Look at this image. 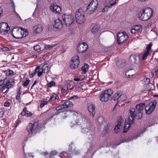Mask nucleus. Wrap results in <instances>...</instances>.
Instances as JSON below:
<instances>
[{
    "mask_svg": "<svg viewBox=\"0 0 158 158\" xmlns=\"http://www.w3.org/2000/svg\"><path fill=\"white\" fill-rule=\"evenodd\" d=\"M145 107L144 103H141L137 104L135 107L136 110L134 108H131L130 110L129 120H126L123 128H129L131 127V126L130 121L133 123L135 118L140 119L142 117L143 110Z\"/></svg>",
    "mask_w": 158,
    "mask_h": 158,
    "instance_id": "1",
    "label": "nucleus"
},
{
    "mask_svg": "<svg viewBox=\"0 0 158 158\" xmlns=\"http://www.w3.org/2000/svg\"><path fill=\"white\" fill-rule=\"evenodd\" d=\"M153 11L150 8H146L143 9L138 13V16L139 19L143 21H147L152 16Z\"/></svg>",
    "mask_w": 158,
    "mask_h": 158,
    "instance_id": "2",
    "label": "nucleus"
},
{
    "mask_svg": "<svg viewBox=\"0 0 158 158\" xmlns=\"http://www.w3.org/2000/svg\"><path fill=\"white\" fill-rule=\"evenodd\" d=\"M27 30L21 27H14L12 31L11 34L15 38L19 39L25 37L28 34Z\"/></svg>",
    "mask_w": 158,
    "mask_h": 158,
    "instance_id": "3",
    "label": "nucleus"
},
{
    "mask_svg": "<svg viewBox=\"0 0 158 158\" xmlns=\"http://www.w3.org/2000/svg\"><path fill=\"white\" fill-rule=\"evenodd\" d=\"M75 17L77 22L79 24L83 23L85 20V12L82 9H78L76 12Z\"/></svg>",
    "mask_w": 158,
    "mask_h": 158,
    "instance_id": "4",
    "label": "nucleus"
},
{
    "mask_svg": "<svg viewBox=\"0 0 158 158\" xmlns=\"http://www.w3.org/2000/svg\"><path fill=\"white\" fill-rule=\"evenodd\" d=\"M98 6V2L97 0H92L88 6L86 12L88 14H90L94 12Z\"/></svg>",
    "mask_w": 158,
    "mask_h": 158,
    "instance_id": "5",
    "label": "nucleus"
},
{
    "mask_svg": "<svg viewBox=\"0 0 158 158\" xmlns=\"http://www.w3.org/2000/svg\"><path fill=\"white\" fill-rule=\"evenodd\" d=\"M113 93V91L110 89L104 91L100 94V100L102 102H107L110 99Z\"/></svg>",
    "mask_w": 158,
    "mask_h": 158,
    "instance_id": "6",
    "label": "nucleus"
},
{
    "mask_svg": "<svg viewBox=\"0 0 158 158\" xmlns=\"http://www.w3.org/2000/svg\"><path fill=\"white\" fill-rule=\"evenodd\" d=\"M62 18L65 25L68 27L70 26L74 21V17L72 15L63 14L62 16Z\"/></svg>",
    "mask_w": 158,
    "mask_h": 158,
    "instance_id": "7",
    "label": "nucleus"
},
{
    "mask_svg": "<svg viewBox=\"0 0 158 158\" xmlns=\"http://www.w3.org/2000/svg\"><path fill=\"white\" fill-rule=\"evenodd\" d=\"M146 129H142V130H140L139 131V133L137 134V136H134L132 138H131L129 139H126V138H124L123 139L120 140L119 142L118 143L116 144H114L113 145V147H116L117 146L120 145L121 143L124 142H130L131 140H132L133 139H136L138 137H139L144 132L146 131Z\"/></svg>",
    "mask_w": 158,
    "mask_h": 158,
    "instance_id": "8",
    "label": "nucleus"
},
{
    "mask_svg": "<svg viewBox=\"0 0 158 158\" xmlns=\"http://www.w3.org/2000/svg\"><path fill=\"white\" fill-rule=\"evenodd\" d=\"M128 38L125 32H119L117 34V42L119 44L123 43Z\"/></svg>",
    "mask_w": 158,
    "mask_h": 158,
    "instance_id": "9",
    "label": "nucleus"
},
{
    "mask_svg": "<svg viewBox=\"0 0 158 158\" xmlns=\"http://www.w3.org/2000/svg\"><path fill=\"white\" fill-rule=\"evenodd\" d=\"M156 100H153L150 103L149 105L145 106V110L146 113L148 114H151L156 107Z\"/></svg>",
    "mask_w": 158,
    "mask_h": 158,
    "instance_id": "10",
    "label": "nucleus"
},
{
    "mask_svg": "<svg viewBox=\"0 0 158 158\" xmlns=\"http://www.w3.org/2000/svg\"><path fill=\"white\" fill-rule=\"evenodd\" d=\"M10 27L6 23H0V32L1 34L5 35L7 34Z\"/></svg>",
    "mask_w": 158,
    "mask_h": 158,
    "instance_id": "11",
    "label": "nucleus"
},
{
    "mask_svg": "<svg viewBox=\"0 0 158 158\" xmlns=\"http://www.w3.org/2000/svg\"><path fill=\"white\" fill-rule=\"evenodd\" d=\"M72 63L70 64V67L72 69H73L78 67L80 63L79 57L78 55H75L72 60Z\"/></svg>",
    "mask_w": 158,
    "mask_h": 158,
    "instance_id": "12",
    "label": "nucleus"
},
{
    "mask_svg": "<svg viewBox=\"0 0 158 158\" xmlns=\"http://www.w3.org/2000/svg\"><path fill=\"white\" fill-rule=\"evenodd\" d=\"M88 48L87 44L85 42H83L78 45L77 49L79 53H84L85 52Z\"/></svg>",
    "mask_w": 158,
    "mask_h": 158,
    "instance_id": "13",
    "label": "nucleus"
},
{
    "mask_svg": "<svg viewBox=\"0 0 158 158\" xmlns=\"http://www.w3.org/2000/svg\"><path fill=\"white\" fill-rule=\"evenodd\" d=\"M33 34H36L40 33L43 30V26L41 24H38L33 27Z\"/></svg>",
    "mask_w": 158,
    "mask_h": 158,
    "instance_id": "14",
    "label": "nucleus"
},
{
    "mask_svg": "<svg viewBox=\"0 0 158 158\" xmlns=\"http://www.w3.org/2000/svg\"><path fill=\"white\" fill-rule=\"evenodd\" d=\"M63 23L61 20L58 19L55 21V23L53 24V27L56 28L61 29L63 27Z\"/></svg>",
    "mask_w": 158,
    "mask_h": 158,
    "instance_id": "15",
    "label": "nucleus"
},
{
    "mask_svg": "<svg viewBox=\"0 0 158 158\" xmlns=\"http://www.w3.org/2000/svg\"><path fill=\"white\" fill-rule=\"evenodd\" d=\"M88 110L90 115L93 117H94L95 113V106L91 104H88Z\"/></svg>",
    "mask_w": 158,
    "mask_h": 158,
    "instance_id": "16",
    "label": "nucleus"
},
{
    "mask_svg": "<svg viewBox=\"0 0 158 158\" xmlns=\"http://www.w3.org/2000/svg\"><path fill=\"white\" fill-rule=\"evenodd\" d=\"M39 125L38 121L37 119H34L32 121L29 123L27 127V128H36Z\"/></svg>",
    "mask_w": 158,
    "mask_h": 158,
    "instance_id": "17",
    "label": "nucleus"
},
{
    "mask_svg": "<svg viewBox=\"0 0 158 158\" xmlns=\"http://www.w3.org/2000/svg\"><path fill=\"white\" fill-rule=\"evenodd\" d=\"M126 96L125 94H120L119 96L117 98H114V101L117 100L118 102H121L125 100L126 99Z\"/></svg>",
    "mask_w": 158,
    "mask_h": 158,
    "instance_id": "18",
    "label": "nucleus"
},
{
    "mask_svg": "<svg viewBox=\"0 0 158 158\" xmlns=\"http://www.w3.org/2000/svg\"><path fill=\"white\" fill-rule=\"evenodd\" d=\"M50 9L52 11L56 13H59L61 11V9L59 6L54 5L51 6Z\"/></svg>",
    "mask_w": 158,
    "mask_h": 158,
    "instance_id": "19",
    "label": "nucleus"
},
{
    "mask_svg": "<svg viewBox=\"0 0 158 158\" xmlns=\"http://www.w3.org/2000/svg\"><path fill=\"white\" fill-rule=\"evenodd\" d=\"M21 114L23 116H25L28 117H31L33 115L32 113L31 112L27 110V108L26 107L24 108Z\"/></svg>",
    "mask_w": 158,
    "mask_h": 158,
    "instance_id": "20",
    "label": "nucleus"
},
{
    "mask_svg": "<svg viewBox=\"0 0 158 158\" xmlns=\"http://www.w3.org/2000/svg\"><path fill=\"white\" fill-rule=\"evenodd\" d=\"M73 144V142L71 143V144L69 145V149L70 152V154L72 155H77L80 152L79 151L76 150V149H74L73 150H72V145Z\"/></svg>",
    "mask_w": 158,
    "mask_h": 158,
    "instance_id": "21",
    "label": "nucleus"
},
{
    "mask_svg": "<svg viewBox=\"0 0 158 158\" xmlns=\"http://www.w3.org/2000/svg\"><path fill=\"white\" fill-rule=\"evenodd\" d=\"M70 153H71L70 152V150H69L68 153L66 152H63L62 153H61L59 155V157H60V158H68L69 156H70L71 157L70 155H71L70 154Z\"/></svg>",
    "mask_w": 158,
    "mask_h": 158,
    "instance_id": "22",
    "label": "nucleus"
},
{
    "mask_svg": "<svg viewBox=\"0 0 158 158\" xmlns=\"http://www.w3.org/2000/svg\"><path fill=\"white\" fill-rule=\"evenodd\" d=\"M94 134H92L90 135V137H89V138L90 139V142H87L86 143V146H89V147L88 148L87 147L88 150H90V149L91 148V146H92V144L90 142H92V141L94 139Z\"/></svg>",
    "mask_w": 158,
    "mask_h": 158,
    "instance_id": "23",
    "label": "nucleus"
},
{
    "mask_svg": "<svg viewBox=\"0 0 158 158\" xmlns=\"http://www.w3.org/2000/svg\"><path fill=\"white\" fill-rule=\"evenodd\" d=\"M100 29V26L98 25H94L91 29V32L95 34L97 33Z\"/></svg>",
    "mask_w": 158,
    "mask_h": 158,
    "instance_id": "24",
    "label": "nucleus"
},
{
    "mask_svg": "<svg viewBox=\"0 0 158 158\" xmlns=\"http://www.w3.org/2000/svg\"><path fill=\"white\" fill-rule=\"evenodd\" d=\"M123 118L121 116H120L118 120V123L116 125L114 128H120V127H121L122 125L123 124Z\"/></svg>",
    "mask_w": 158,
    "mask_h": 158,
    "instance_id": "25",
    "label": "nucleus"
},
{
    "mask_svg": "<svg viewBox=\"0 0 158 158\" xmlns=\"http://www.w3.org/2000/svg\"><path fill=\"white\" fill-rule=\"evenodd\" d=\"M89 66L88 64H85L81 68V70L82 71V73L83 74H85L88 70Z\"/></svg>",
    "mask_w": 158,
    "mask_h": 158,
    "instance_id": "26",
    "label": "nucleus"
},
{
    "mask_svg": "<svg viewBox=\"0 0 158 158\" xmlns=\"http://www.w3.org/2000/svg\"><path fill=\"white\" fill-rule=\"evenodd\" d=\"M57 44H46L45 45V48L46 50H50L51 49V48L54 47L56 46Z\"/></svg>",
    "mask_w": 158,
    "mask_h": 158,
    "instance_id": "27",
    "label": "nucleus"
},
{
    "mask_svg": "<svg viewBox=\"0 0 158 158\" xmlns=\"http://www.w3.org/2000/svg\"><path fill=\"white\" fill-rule=\"evenodd\" d=\"M38 129H27L28 132L29 134L32 135L35 134L37 132V131Z\"/></svg>",
    "mask_w": 158,
    "mask_h": 158,
    "instance_id": "28",
    "label": "nucleus"
},
{
    "mask_svg": "<svg viewBox=\"0 0 158 158\" xmlns=\"http://www.w3.org/2000/svg\"><path fill=\"white\" fill-rule=\"evenodd\" d=\"M137 58H138V56L136 54H133L130 57L131 60L134 63L136 62Z\"/></svg>",
    "mask_w": 158,
    "mask_h": 158,
    "instance_id": "29",
    "label": "nucleus"
},
{
    "mask_svg": "<svg viewBox=\"0 0 158 158\" xmlns=\"http://www.w3.org/2000/svg\"><path fill=\"white\" fill-rule=\"evenodd\" d=\"M104 120L103 117L99 116L97 119V122L99 125H101Z\"/></svg>",
    "mask_w": 158,
    "mask_h": 158,
    "instance_id": "30",
    "label": "nucleus"
},
{
    "mask_svg": "<svg viewBox=\"0 0 158 158\" xmlns=\"http://www.w3.org/2000/svg\"><path fill=\"white\" fill-rule=\"evenodd\" d=\"M6 74L7 76L13 75H14V72L13 71L9 69L6 70Z\"/></svg>",
    "mask_w": 158,
    "mask_h": 158,
    "instance_id": "31",
    "label": "nucleus"
},
{
    "mask_svg": "<svg viewBox=\"0 0 158 158\" xmlns=\"http://www.w3.org/2000/svg\"><path fill=\"white\" fill-rule=\"evenodd\" d=\"M65 102L66 103V105H67V108L71 107L73 106V103L72 102L69 100L65 101Z\"/></svg>",
    "mask_w": 158,
    "mask_h": 158,
    "instance_id": "32",
    "label": "nucleus"
},
{
    "mask_svg": "<svg viewBox=\"0 0 158 158\" xmlns=\"http://www.w3.org/2000/svg\"><path fill=\"white\" fill-rule=\"evenodd\" d=\"M113 0H107L106 2V3H109V6H113L114 5L115 3H116V2H114L113 3H111V2L113 1Z\"/></svg>",
    "mask_w": 158,
    "mask_h": 158,
    "instance_id": "33",
    "label": "nucleus"
},
{
    "mask_svg": "<svg viewBox=\"0 0 158 158\" xmlns=\"http://www.w3.org/2000/svg\"><path fill=\"white\" fill-rule=\"evenodd\" d=\"M59 98V97L57 95H54L53 96H52L50 98V100L51 101H53L54 100H55L56 99H57Z\"/></svg>",
    "mask_w": 158,
    "mask_h": 158,
    "instance_id": "34",
    "label": "nucleus"
},
{
    "mask_svg": "<svg viewBox=\"0 0 158 158\" xmlns=\"http://www.w3.org/2000/svg\"><path fill=\"white\" fill-rule=\"evenodd\" d=\"M149 52L146 51L143 55L142 59L145 60L149 54Z\"/></svg>",
    "mask_w": 158,
    "mask_h": 158,
    "instance_id": "35",
    "label": "nucleus"
},
{
    "mask_svg": "<svg viewBox=\"0 0 158 158\" xmlns=\"http://www.w3.org/2000/svg\"><path fill=\"white\" fill-rule=\"evenodd\" d=\"M152 45V43H150L148 45L146 49L147 50L146 51L149 52L150 50Z\"/></svg>",
    "mask_w": 158,
    "mask_h": 158,
    "instance_id": "36",
    "label": "nucleus"
},
{
    "mask_svg": "<svg viewBox=\"0 0 158 158\" xmlns=\"http://www.w3.org/2000/svg\"><path fill=\"white\" fill-rule=\"evenodd\" d=\"M70 125L71 127L78 128L79 127V124L77 123H76V124L74 123V124L73 125L72 122H71Z\"/></svg>",
    "mask_w": 158,
    "mask_h": 158,
    "instance_id": "37",
    "label": "nucleus"
},
{
    "mask_svg": "<svg viewBox=\"0 0 158 158\" xmlns=\"http://www.w3.org/2000/svg\"><path fill=\"white\" fill-rule=\"evenodd\" d=\"M62 104L59 105L58 106H57L56 108V110L58 111H59L60 110H62L64 109V107L63 106Z\"/></svg>",
    "mask_w": 158,
    "mask_h": 158,
    "instance_id": "38",
    "label": "nucleus"
},
{
    "mask_svg": "<svg viewBox=\"0 0 158 158\" xmlns=\"http://www.w3.org/2000/svg\"><path fill=\"white\" fill-rule=\"evenodd\" d=\"M55 85V82L54 81H52L48 83V86L49 87H51L53 86H54Z\"/></svg>",
    "mask_w": 158,
    "mask_h": 158,
    "instance_id": "39",
    "label": "nucleus"
},
{
    "mask_svg": "<svg viewBox=\"0 0 158 158\" xmlns=\"http://www.w3.org/2000/svg\"><path fill=\"white\" fill-rule=\"evenodd\" d=\"M143 81L145 82H146L147 84H149L150 82V80L149 78H144L143 79Z\"/></svg>",
    "mask_w": 158,
    "mask_h": 158,
    "instance_id": "40",
    "label": "nucleus"
},
{
    "mask_svg": "<svg viewBox=\"0 0 158 158\" xmlns=\"http://www.w3.org/2000/svg\"><path fill=\"white\" fill-rule=\"evenodd\" d=\"M57 153V152L56 151H52L50 154V158H51L53 156H54Z\"/></svg>",
    "mask_w": 158,
    "mask_h": 158,
    "instance_id": "41",
    "label": "nucleus"
},
{
    "mask_svg": "<svg viewBox=\"0 0 158 158\" xmlns=\"http://www.w3.org/2000/svg\"><path fill=\"white\" fill-rule=\"evenodd\" d=\"M48 103V102L47 101H43V102H41L40 107V108H42L45 105H47Z\"/></svg>",
    "mask_w": 158,
    "mask_h": 158,
    "instance_id": "42",
    "label": "nucleus"
},
{
    "mask_svg": "<svg viewBox=\"0 0 158 158\" xmlns=\"http://www.w3.org/2000/svg\"><path fill=\"white\" fill-rule=\"evenodd\" d=\"M140 27L138 25H135L134 27V28L135 29V31L137 32L139 30Z\"/></svg>",
    "mask_w": 158,
    "mask_h": 158,
    "instance_id": "43",
    "label": "nucleus"
},
{
    "mask_svg": "<svg viewBox=\"0 0 158 158\" xmlns=\"http://www.w3.org/2000/svg\"><path fill=\"white\" fill-rule=\"evenodd\" d=\"M110 6L109 5H107L104 8L102 9V12H104L105 11H107V10L109 8Z\"/></svg>",
    "mask_w": 158,
    "mask_h": 158,
    "instance_id": "44",
    "label": "nucleus"
},
{
    "mask_svg": "<svg viewBox=\"0 0 158 158\" xmlns=\"http://www.w3.org/2000/svg\"><path fill=\"white\" fill-rule=\"evenodd\" d=\"M68 86H67L65 87V88H62L61 89V92L62 93H64L68 89Z\"/></svg>",
    "mask_w": 158,
    "mask_h": 158,
    "instance_id": "45",
    "label": "nucleus"
},
{
    "mask_svg": "<svg viewBox=\"0 0 158 158\" xmlns=\"http://www.w3.org/2000/svg\"><path fill=\"white\" fill-rule=\"evenodd\" d=\"M5 87H6V88L7 89V90L8 91V89H9L10 88H11L13 85L11 84H10L9 85H4Z\"/></svg>",
    "mask_w": 158,
    "mask_h": 158,
    "instance_id": "46",
    "label": "nucleus"
},
{
    "mask_svg": "<svg viewBox=\"0 0 158 158\" xmlns=\"http://www.w3.org/2000/svg\"><path fill=\"white\" fill-rule=\"evenodd\" d=\"M20 94L18 92L16 97V99L18 100V101L19 102H21L20 98Z\"/></svg>",
    "mask_w": 158,
    "mask_h": 158,
    "instance_id": "47",
    "label": "nucleus"
},
{
    "mask_svg": "<svg viewBox=\"0 0 158 158\" xmlns=\"http://www.w3.org/2000/svg\"><path fill=\"white\" fill-rule=\"evenodd\" d=\"M30 82V80H26L23 83V85L24 86H27V85Z\"/></svg>",
    "mask_w": 158,
    "mask_h": 158,
    "instance_id": "48",
    "label": "nucleus"
},
{
    "mask_svg": "<svg viewBox=\"0 0 158 158\" xmlns=\"http://www.w3.org/2000/svg\"><path fill=\"white\" fill-rule=\"evenodd\" d=\"M40 48V46L39 45H36L34 46V49L35 50L37 51Z\"/></svg>",
    "mask_w": 158,
    "mask_h": 158,
    "instance_id": "49",
    "label": "nucleus"
},
{
    "mask_svg": "<svg viewBox=\"0 0 158 158\" xmlns=\"http://www.w3.org/2000/svg\"><path fill=\"white\" fill-rule=\"evenodd\" d=\"M10 103L8 101L5 102L4 104V106L5 107H9L10 106Z\"/></svg>",
    "mask_w": 158,
    "mask_h": 158,
    "instance_id": "50",
    "label": "nucleus"
},
{
    "mask_svg": "<svg viewBox=\"0 0 158 158\" xmlns=\"http://www.w3.org/2000/svg\"><path fill=\"white\" fill-rule=\"evenodd\" d=\"M4 114V112L2 109H0V117H2Z\"/></svg>",
    "mask_w": 158,
    "mask_h": 158,
    "instance_id": "51",
    "label": "nucleus"
},
{
    "mask_svg": "<svg viewBox=\"0 0 158 158\" xmlns=\"http://www.w3.org/2000/svg\"><path fill=\"white\" fill-rule=\"evenodd\" d=\"M48 67H49V66H47V65H45V66H44V65L42 67V69H45V71H46V72L47 73L48 71Z\"/></svg>",
    "mask_w": 158,
    "mask_h": 158,
    "instance_id": "52",
    "label": "nucleus"
},
{
    "mask_svg": "<svg viewBox=\"0 0 158 158\" xmlns=\"http://www.w3.org/2000/svg\"><path fill=\"white\" fill-rule=\"evenodd\" d=\"M40 66H38L35 69V72H34V73L35 74L37 72V70H39L38 72L40 70Z\"/></svg>",
    "mask_w": 158,
    "mask_h": 158,
    "instance_id": "53",
    "label": "nucleus"
},
{
    "mask_svg": "<svg viewBox=\"0 0 158 158\" xmlns=\"http://www.w3.org/2000/svg\"><path fill=\"white\" fill-rule=\"evenodd\" d=\"M150 86L151 87V88H150V90H153L155 88V86L153 85L151 83L150 85Z\"/></svg>",
    "mask_w": 158,
    "mask_h": 158,
    "instance_id": "54",
    "label": "nucleus"
},
{
    "mask_svg": "<svg viewBox=\"0 0 158 158\" xmlns=\"http://www.w3.org/2000/svg\"><path fill=\"white\" fill-rule=\"evenodd\" d=\"M2 85V88H4V89L3 90V91H2V93L3 94H4L6 92H8V91H7V89L6 90V87H5V86L4 85Z\"/></svg>",
    "mask_w": 158,
    "mask_h": 158,
    "instance_id": "55",
    "label": "nucleus"
},
{
    "mask_svg": "<svg viewBox=\"0 0 158 158\" xmlns=\"http://www.w3.org/2000/svg\"><path fill=\"white\" fill-rule=\"evenodd\" d=\"M45 65L48 66H51V63H50L49 61H47L44 64V66H45Z\"/></svg>",
    "mask_w": 158,
    "mask_h": 158,
    "instance_id": "56",
    "label": "nucleus"
},
{
    "mask_svg": "<svg viewBox=\"0 0 158 158\" xmlns=\"http://www.w3.org/2000/svg\"><path fill=\"white\" fill-rule=\"evenodd\" d=\"M10 81L9 80H7L6 82L5 83L2 84V85H9L10 84Z\"/></svg>",
    "mask_w": 158,
    "mask_h": 158,
    "instance_id": "57",
    "label": "nucleus"
},
{
    "mask_svg": "<svg viewBox=\"0 0 158 158\" xmlns=\"http://www.w3.org/2000/svg\"><path fill=\"white\" fill-rule=\"evenodd\" d=\"M131 32L132 34H134V33H136L137 32L135 31V30L134 29V28H132V29L131 30Z\"/></svg>",
    "mask_w": 158,
    "mask_h": 158,
    "instance_id": "58",
    "label": "nucleus"
},
{
    "mask_svg": "<svg viewBox=\"0 0 158 158\" xmlns=\"http://www.w3.org/2000/svg\"><path fill=\"white\" fill-rule=\"evenodd\" d=\"M120 94L118 92H117L115 94V95L114 96V97L113 98V99H114V98H117L118 97V96H119Z\"/></svg>",
    "mask_w": 158,
    "mask_h": 158,
    "instance_id": "59",
    "label": "nucleus"
},
{
    "mask_svg": "<svg viewBox=\"0 0 158 158\" xmlns=\"http://www.w3.org/2000/svg\"><path fill=\"white\" fill-rule=\"evenodd\" d=\"M120 131V129H114V132L115 133H117Z\"/></svg>",
    "mask_w": 158,
    "mask_h": 158,
    "instance_id": "60",
    "label": "nucleus"
},
{
    "mask_svg": "<svg viewBox=\"0 0 158 158\" xmlns=\"http://www.w3.org/2000/svg\"><path fill=\"white\" fill-rule=\"evenodd\" d=\"M41 154L42 155H44L45 156H46L47 155H48V153L47 152H42L41 153Z\"/></svg>",
    "mask_w": 158,
    "mask_h": 158,
    "instance_id": "61",
    "label": "nucleus"
},
{
    "mask_svg": "<svg viewBox=\"0 0 158 158\" xmlns=\"http://www.w3.org/2000/svg\"><path fill=\"white\" fill-rule=\"evenodd\" d=\"M2 50L4 51H7L9 50V48L7 47H4L2 48Z\"/></svg>",
    "mask_w": 158,
    "mask_h": 158,
    "instance_id": "62",
    "label": "nucleus"
},
{
    "mask_svg": "<svg viewBox=\"0 0 158 158\" xmlns=\"http://www.w3.org/2000/svg\"><path fill=\"white\" fill-rule=\"evenodd\" d=\"M45 69H42V71L40 72L42 74L43 73H47V72H46V71H45Z\"/></svg>",
    "mask_w": 158,
    "mask_h": 158,
    "instance_id": "63",
    "label": "nucleus"
},
{
    "mask_svg": "<svg viewBox=\"0 0 158 158\" xmlns=\"http://www.w3.org/2000/svg\"><path fill=\"white\" fill-rule=\"evenodd\" d=\"M12 3V6L13 8V9L15 10V6L14 5V4L13 2V0H11Z\"/></svg>",
    "mask_w": 158,
    "mask_h": 158,
    "instance_id": "64",
    "label": "nucleus"
}]
</instances>
